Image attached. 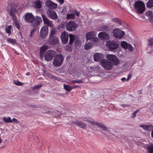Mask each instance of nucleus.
<instances>
[{"label":"nucleus","mask_w":153,"mask_h":153,"mask_svg":"<svg viewBox=\"0 0 153 153\" xmlns=\"http://www.w3.org/2000/svg\"><path fill=\"white\" fill-rule=\"evenodd\" d=\"M24 19L27 23H30L31 27H36L40 25L42 22L41 17H35L31 13H27L24 15Z\"/></svg>","instance_id":"1"},{"label":"nucleus","mask_w":153,"mask_h":153,"mask_svg":"<svg viewBox=\"0 0 153 153\" xmlns=\"http://www.w3.org/2000/svg\"><path fill=\"white\" fill-rule=\"evenodd\" d=\"M64 59V57L61 54L56 55L53 59V64L55 67H59L62 65Z\"/></svg>","instance_id":"2"},{"label":"nucleus","mask_w":153,"mask_h":153,"mask_svg":"<svg viewBox=\"0 0 153 153\" xmlns=\"http://www.w3.org/2000/svg\"><path fill=\"white\" fill-rule=\"evenodd\" d=\"M134 7L137 13H142L145 10V4L141 1H137L135 3Z\"/></svg>","instance_id":"3"},{"label":"nucleus","mask_w":153,"mask_h":153,"mask_svg":"<svg viewBox=\"0 0 153 153\" xmlns=\"http://www.w3.org/2000/svg\"><path fill=\"white\" fill-rule=\"evenodd\" d=\"M100 63L103 68L107 70H111L113 66V63L106 59L101 60Z\"/></svg>","instance_id":"4"},{"label":"nucleus","mask_w":153,"mask_h":153,"mask_svg":"<svg viewBox=\"0 0 153 153\" xmlns=\"http://www.w3.org/2000/svg\"><path fill=\"white\" fill-rule=\"evenodd\" d=\"M106 46L111 51H113L118 48L119 47L118 43L114 41H109L107 42Z\"/></svg>","instance_id":"5"},{"label":"nucleus","mask_w":153,"mask_h":153,"mask_svg":"<svg viewBox=\"0 0 153 153\" xmlns=\"http://www.w3.org/2000/svg\"><path fill=\"white\" fill-rule=\"evenodd\" d=\"M114 37L117 39H121L124 37L125 35V32L118 28L114 29L113 31Z\"/></svg>","instance_id":"6"},{"label":"nucleus","mask_w":153,"mask_h":153,"mask_svg":"<svg viewBox=\"0 0 153 153\" xmlns=\"http://www.w3.org/2000/svg\"><path fill=\"white\" fill-rule=\"evenodd\" d=\"M66 27L68 31H73L77 28V25L74 21H71L67 23Z\"/></svg>","instance_id":"7"},{"label":"nucleus","mask_w":153,"mask_h":153,"mask_svg":"<svg viewBox=\"0 0 153 153\" xmlns=\"http://www.w3.org/2000/svg\"><path fill=\"white\" fill-rule=\"evenodd\" d=\"M56 52L54 51L49 50L47 51L44 56L45 60L47 61H51L53 57L56 55Z\"/></svg>","instance_id":"8"},{"label":"nucleus","mask_w":153,"mask_h":153,"mask_svg":"<svg viewBox=\"0 0 153 153\" xmlns=\"http://www.w3.org/2000/svg\"><path fill=\"white\" fill-rule=\"evenodd\" d=\"M106 58L113 62V65H117L120 62L118 58L115 55L108 54L106 56Z\"/></svg>","instance_id":"9"},{"label":"nucleus","mask_w":153,"mask_h":153,"mask_svg":"<svg viewBox=\"0 0 153 153\" xmlns=\"http://www.w3.org/2000/svg\"><path fill=\"white\" fill-rule=\"evenodd\" d=\"M96 35V33L94 31L89 32L87 33L86 35V40L91 39L94 42H97L98 40V39L97 37H94Z\"/></svg>","instance_id":"10"},{"label":"nucleus","mask_w":153,"mask_h":153,"mask_svg":"<svg viewBox=\"0 0 153 153\" xmlns=\"http://www.w3.org/2000/svg\"><path fill=\"white\" fill-rule=\"evenodd\" d=\"M48 27L47 26L45 25L42 27L40 32L41 38L44 39L48 34Z\"/></svg>","instance_id":"11"},{"label":"nucleus","mask_w":153,"mask_h":153,"mask_svg":"<svg viewBox=\"0 0 153 153\" xmlns=\"http://www.w3.org/2000/svg\"><path fill=\"white\" fill-rule=\"evenodd\" d=\"M45 4L46 7L49 9L53 10L56 8L57 5L50 0H47L45 2Z\"/></svg>","instance_id":"12"},{"label":"nucleus","mask_w":153,"mask_h":153,"mask_svg":"<svg viewBox=\"0 0 153 153\" xmlns=\"http://www.w3.org/2000/svg\"><path fill=\"white\" fill-rule=\"evenodd\" d=\"M42 17L44 23L48 26L52 27L53 25L52 22L48 19L46 16L43 14H42Z\"/></svg>","instance_id":"13"},{"label":"nucleus","mask_w":153,"mask_h":153,"mask_svg":"<svg viewBox=\"0 0 153 153\" xmlns=\"http://www.w3.org/2000/svg\"><path fill=\"white\" fill-rule=\"evenodd\" d=\"M59 42V40L56 36L50 37L48 43L50 45H54L57 44Z\"/></svg>","instance_id":"14"},{"label":"nucleus","mask_w":153,"mask_h":153,"mask_svg":"<svg viewBox=\"0 0 153 153\" xmlns=\"http://www.w3.org/2000/svg\"><path fill=\"white\" fill-rule=\"evenodd\" d=\"M46 13L48 17L52 19H56L58 18L57 14L54 11L48 10L47 11Z\"/></svg>","instance_id":"15"},{"label":"nucleus","mask_w":153,"mask_h":153,"mask_svg":"<svg viewBox=\"0 0 153 153\" xmlns=\"http://www.w3.org/2000/svg\"><path fill=\"white\" fill-rule=\"evenodd\" d=\"M62 41L64 44L66 43L68 40V36L67 32H64L62 33L61 36Z\"/></svg>","instance_id":"16"},{"label":"nucleus","mask_w":153,"mask_h":153,"mask_svg":"<svg viewBox=\"0 0 153 153\" xmlns=\"http://www.w3.org/2000/svg\"><path fill=\"white\" fill-rule=\"evenodd\" d=\"M73 123L83 129H85L86 128V124L82 121H78L76 120V121H73Z\"/></svg>","instance_id":"17"},{"label":"nucleus","mask_w":153,"mask_h":153,"mask_svg":"<svg viewBox=\"0 0 153 153\" xmlns=\"http://www.w3.org/2000/svg\"><path fill=\"white\" fill-rule=\"evenodd\" d=\"M139 126L143 128L145 131H150L153 130V126L152 125H141Z\"/></svg>","instance_id":"18"},{"label":"nucleus","mask_w":153,"mask_h":153,"mask_svg":"<svg viewBox=\"0 0 153 153\" xmlns=\"http://www.w3.org/2000/svg\"><path fill=\"white\" fill-rule=\"evenodd\" d=\"M99 38L102 39H108L109 38V35L106 33L102 32H100L98 35Z\"/></svg>","instance_id":"19"},{"label":"nucleus","mask_w":153,"mask_h":153,"mask_svg":"<svg viewBox=\"0 0 153 153\" xmlns=\"http://www.w3.org/2000/svg\"><path fill=\"white\" fill-rule=\"evenodd\" d=\"M94 42L92 40H90V41L87 43L85 46V50H88L90 49L93 45Z\"/></svg>","instance_id":"20"},{"label":"nucleus","mask_w":153,"mask_h":153,"mask_svg":"<svg viewBox=\"0 0 153 153\" xmlns=\"http://www.w3.org/2000/svg\"><path fill=\"white\" fill-rule=\"evenodd\" d=\"M102 55L100 53H95L94 55V60L96 61H98L102 58Z\"/></svg>","instance_id":"21"},{"label":"nucleus","mask_w":153,"mask_h":153,"mask_svg":"<svg viewBox=\"0 0 153 153\" xmlns=\"http://www.w3.org/2000/svg\"><path fill=\"white\" fill-rule=\"evenodd\" d=\"M69 44L70 45H71L72 44L73 42L75 41L77 37L76 36L71 34H69Z\"/></svg>","instance_id":"22"},{"label":"nucleus","mask_w":153,"mask_h":153,"mask_svg":"<svg viewBox=\"0 0 153 153\" xmlns=\"http://www.w3.org/2000/svg\"><path fill=\"white\" fill-rule=\"evenodd\" d=\"M96 125L99 128H101L103 130L107 129V127L102 123L97 122Z\"/></svg>","instance_id":"23"},{"label":"nucleus","mask_w":153,"mask_h":153,"mask_svg":"<svg viewBox=\"0 0 153 153\" xmlns=\"http://www.w3.org/2000/svg\"><path fill=\"white\" fill-rule=\"evenodd\" d=\"M34 6L37 8H40L41 7V2L39 0L36 1L34 2Z\"/></svg>","instance_id":"24"},{"label":"nucleus","mask_w":153,"mask_h":153,"mask_svg":"<svg viewBox=\"0 0 153 153\" xmlns=\"http://www.w3.org/2000/svg\"><path fill=\"white\" fill-rule=\"evenodd\" d=\"M147 149L149 153H153V144H150L147 147Z\"/></svg>","instance_id":"25"},{"label":"nucleus","mask_w":153,"mask_h":153,"mask_svg":"<svg viewBox=\"0 0 153 153\" xmlns=\"http://www.w3.org/2000/svg\"><path fill=\"white\" fill-rule=\"evenodd\" d=\"M56 29L55 28H52L50 33V37L55 36L56 34Z\"/></svg>","instance_id":"26"},{"label":"nucleus","mask_w":153,"mask_h":153,"mask_svg":"<svg viewBox=\"0 0 153 153\" xmlns=\"http://www.w3.org/2000/svg\"><path fill=\"white\" fill-rule=\"evenodd\" d=\"M3 121L6 123H11L12 122V120L11 118L9 117L7 118L6 117H4L3 119Z\"/></svg>","instance_id":"27"},{"label":"nucleus","mask_w":153,"mask_h":153,"mask_svg":"<svg viewBox=\"0 0 153 153\" xmlns=\"http://www.w3.org/2000/svg\"><path fill=\"white\" fill-rule=\"evenodd\" d=\"M146 7L148 8L153 7V0H149L146 4Z\"/></svg>","instance_id":"28"},{"label":"nucleus","mask_w":153,"mask_h":153,"mask_svg":"<svg viewBox=\"0 0 153 153\" xmlns=\"http://www.w3.org/2000/svg\"><path fill=\"white\" fill-rule=\"evenodd\" d=\"M12 26L11 25L5 27V30L6 32L9 34H10L11 33V30Z\"/></svg>","instance_id":"29"},{"label":"nucleus","mask_w":153,"mask_h":153,"mask_svg":"<svg viewBox=\"0 0 153 153\" xmlns=\"http://www.w3.org/2000/svg\"><path fill=\"white\" fill-rule=\"evenodd\" d=\"M48 48V46L45 45L42 46L40 48V51L42 53L45 52Z\"/></svg>","instance_id":"30"},{"label":"nucleus","mask_w":153,"mask_h":153,"mask_svg":"<svg viewBox=\"0 0 153 153\" xmlns=\"http://www.w3.org/2000/svg\"><path fill=\"white\" fill-rule=\"evenodd\" d=\"M75 15L74 14H68L67 15L66 18L68 19H72L75 18Z\"/></svg>","instance_id":"31"},{"label":"nucleus","mask_w":153,"mask_h":153,"mask_svg":"<svg viewBox=\"0 0 153 153\" xmlns=\"http://www.w3.org/2000/svg\"><path fill=\"white\" fill-rule=\"evenodd\" d=\"M128 44L125 41L122 42L121 43V45L122 47L125 49H126V48H127V47Z\"/></svg>","instance_id":"32"},{"label":"nucleus","mask_w":153,"mask_h":153,"mask_svg":"<svg viewBox=\"0 0 153 153\" xmlns=\"http://www.w3.org/2000/svg\"><path fill=\"white\" fill-rule=\"evenodd\" d=\"M64 88L66 91H70L72 90L71 86L66 84L64 85Z\"/></svg>","instance_id":"33"},{"label":"nucleus","mask_w":153,"mask_h":153,"mask_svg":"<svg viewBox=\"0 0 153 153\" xmlns=\"http://www.w3.org/2000/svg\"><path fill=\"white\" fill-rule=\"evenodd\" d=\"M7 41L13 45L16 44V40L12 39L11 38H8L7 39Z\"/></svg>","instance_id":"34"},{"label":"nucleus","mask_w":153,"mask_h":153,"mask_svg":"<svg viewBox=\"0 0 153 153\" xmlns=\"http://www.w3.org/2000/svg\"><path fill=\"white\" fill-rule=\"evenodd\" d=\"M101 30H103L105 31H108L109 30V28L108 26L107 25H103L101 27Z\"/></svg>","instance_id":"35"},{"label":"nucleus","mask_w":153,"mask_h":153,"mask_svg":"<svg viewBox=\"0 0 153 153\" xmlns=\"http://www.w3.org/2000/svg\"><path fill=\"white\" fill-rule=\"evenodd\" d=\"M71 82L74 84L75 83H82L83 82V81L82 79H78L76 80H73Z\"/></svg>","instance_id":"36"},{"label":"nucleus","mask_w":153,"mask_h":153,"mask_svg":"<svg viewBox=\"0 0 153 153\" xmlns=\"http://www.w3.org/2000/svg\"><path fill=\"white\" fill-rule=\"evenodd\" d=\"M14 83L16 85L18 86H22L23 85V84L20 82L18 80H15L14 81Z\"/></svg>","instance_id":"37"},{"label":"nucleus","mask_w":153,"mask_h":153,"mask_svg":"<svg viewBox=\"0 0 153 153\" xmlns=\"http://www.w3.org/2000/svg\"><path fill=\"white\" fill-rule=\"evenodd\" d=\"M112 21L114 22L117 23L120 25H121V23L119 19L117 18H114L113 19H112Z\"/></svg>","instance_id":"38"},{"label":"nucleus","mask_w":153,"mask_h":153,"mask_svg":"<svg viewBox=\"0 0 153 153\" xmlns=\"http://www.w3.org/2000/svg\"><path fill=\"white\" fill-rule=\"evenodd\" d=\"M14 21V23L18 29H19L20 25L18 22L16 20Z\"/></svg>","instance_id":"39"},{"label":"nucleus","mask_w":153,"mask_h":153,"mask_svg":"<svg viewBox=\"0 0 153 153\" xmlns=\"http://www.w3.org/2000/svg\"><path fill=\"white\" fill-rule=\"evenodd\" d=\"M148 45L149 46H152L153 45V39L151 38L148 41Z\"/></svg>","instance_id":"40"},{"label":"nucleus","mask_w":153,"mask_h":153,"mask_svg":"<svg viewBox=\"0 0 153 153\" xmlns=\"http://www.w3.org/2000/svg\"><path fill=\"white\" fill-rule=\"evenodd\" d=\"M17 11L15 8L12 7L11 8L10 13H16L17 12Z\"/></svg>","instance_id":"41"},{"label":"nucleus","mask_w":153,"mask_h":153,"mask_svg":"<svg viewBox=\"0 0 153 153\" xmlns=\"http://www.w3.org/2000/svg\"><path fill=\"white\" fill-rule=\"evenodd\" d=\"M126 49H128L130 51H132L133 50V48L130 44H128Z\"/></svg>","instance_id":"42"},{"label":"nucleus","mask_w":153,"mask_h":153,"mask_svg":"<svg viewBox=\"0 0 153 153\" xmlns=\"http://www.w3.org/2000/svg\"><path fill=\"white\" fill-rule=\"evenodd\" d=\"M15 13H10V15L12 17L14 20H16V17L15 15Z\"/></svg>","instance_id":"43"},{"label":"nucleus","mask_w":153,"mask_h":153,"mask_svg":"<svg viewBox=\"0 0 153 153\" xmlns=\"http://www.w3.org/2000/svg\"><path fill=\"white\" fill-rule=\"evenodd\" d=\"M42 84H39V85H36L34 86L33 87V89H35V88L39 89L42 87Z\"/></svg>","instance_id":"44"},{"label":"nucleus","mask_w":153,"mask_h":153,"mask_svg":"<svg viewBox=\"0 0 153 153\" xmlns=\"http://www.w3.org/2000/svg\"><path fill=\"white\" fill-rule=\"evenodd\" d=\"M35 29H33L31 30L30 32V33L29 35V37L30 38H32V37L33 35L34 34V33L35 32Z\"/></svg>","instance_id":"45"},{"label":"nucleus","mask_w":153,"mask_h":153,"mask_svg":"<svg viewBox=\"0 0 153 153\" xmlns=\"http://www.w3.org/2000/svg\"><path fill=\"white\" fill-rule=\"evenodd\" d=\"M88 123L91 125H96L97 124V122H94L91 121H90L88 120Z\"/></svg>","instance_id":"46"},{"label":"nucleus","mask_w":153,"mask_h":153,"mask_svg":"<svg viewBox=\"0 0 153 153\" xmlns=\"http://www.w3.org/2000/svg\"><path fill=\"white\" fill-rule=\"evenodd\" d=\"M12 120V122L13 121V122L15 123H19V121L15 118H13Z\"/></svg>","instance_id":"47"},{"label":"nucleus","mask_w":153,"mask_h":153,"mask_svg":"<svg viewBox=\"0 0 153 153\" xmlns=\"http://www.w3.org/2000/svg\"><path fill=\"white\" fill-rule=\"evenodd\" d=\"M78 87L80 88V87L78 85H74L71 86L72 89H73L76 88Z\"/></svg>","instance_id":"48"},{"label":"nucleus","mask_w":153,"mask_h":153,"mask_svg":"<svg viewBox=\"0 0 153 153\" xmlns=\"http://www.w3.org/2000/svg\"><path fill=\"white\" fill-rule=\"evenodd\" d=\"M152 12L151 11H149L147 12L146 13V14L147 16H150L152 14Z\"/></svg>","instance_id":"49"},{"label":"nucleus","mask_w":153,"mask_h":153,"mask_svg":"<svg viewBox=\"0 0 153 153\" xmlns=\"http://www.w3.org/2000/svg\"><path fill=\"white\" fill-rule=\"evenodd\" d=\"M47 74L49 77L53 78L54 77L53 75H52L50 73H47Z\"/></svg>","instance_id":"50"},{"label":"nucleus","mask_w":153,"mask_h":153,"mask_svg":"<svg viewBox=\"0 0 153 153\" xmlns=\"http://www.w3.org/2000/svg\"><path fill=\"white\" fill-rule=\"evenodd\" d=\"M136 115V114L134 112L131 115V117L132 118H134Z\"/></svg>","instance_id":"51"},{"label":"nucleus","mask_w":153,"mask_h":153,"mask_svg":"<svg viewBox=\"0 0 153 153\" xmlns=\"http://www.w3.org/2000/svg\"><path fill=\"white\" fill-rule=\"evenodd\" d=\"M57 1L59 2V3L61 4H62L64 2V0H56Z\"/></svg>","instance_id":"52"},{"label":"nucleus","mask_w":153,"mask_h":153,"mask_svg":"<svg viewBox=\"0 0 153 153\" xmlns=\"http://www.w3.org/2000/svg\"><path fill=\"white\" fill-rule=\"evenodd\" d=\"M131 74H129L128 75V77L127 78V79H126V80L127 81H128V80L131 77Z\"/></svg>","instance_id":"53"},{"label":"nucleus","mask_w":153,"mask_h":153,"mask_svg":"<svg viewBox=\"0 0 153 153\" xmlns=\"http://www.w3.org/2000/svg\"><path fill=\"white\" fill-rule=\"evenodd\" d=\"M82 120L84 121H88V120H87V119L85 117H83L82 118Z\"/></svg>","instance_id":"54"},{"label":"nucleus","mask_w":153,"mask_h":153,"mask_svg":"<svg viewBox=\"0 0 153 153\" xmlns=\"http://www.w3.org/2000/svg\"><path fill=\"white\" fill-rule=\"evenodd\" d=\"M44 53H42V52H41V51H40V56L41 57H43Z\"/></svg>","instance_id":"55"},{"label":"nucleus","mask_w":153,"mask_h":153,"mask_svg":"<svg viewBox=\"0 0 153 153\" xmlns=\"http://www.w3.org/2000/svg\"><path fill=\"white\" fill-rule=\"evenodd\" d=\"M79 12L78 11H76L75 13V15H76L77 16H79Z\"/></svg>","instance_id":"56"},{"label":"nucleus","mask_w":153,"mask_h":153,"mask_svg":"<svg viewBox=\"0 0 153 153\" xmlns=\"http://www.w3.org/2000/svg\"><path fill=\"white\" fill-rule=\"evenodd\" d=\"M62 11L63 12H65L66 11V8L65 7H64V8L62 10Z\"/></svg>","instance_id":"57"},{"label":"nucleus","mask_w":153,"mask_h":153,"mask_svg":"<svg viewBox=\"0 0 153 153\" xmlns=\"http://www.w3.org/2000/svg\"><path fill=\"white\" fill-rule=\"evenodd\" d=\"M121 106L123 107H126V106H129V105H125V104H122L121 105Z\"/></svg>","instance_id":"58"},{"label":"nucleus","mask_w":153,"mask_h":153,"mask_svg":"<svg viewBox=\"0 0 153 153\" xmlns=\"http://www.w3.org/2000/svg\"><path fill=\"white\" fill-rule=\"evenodd\" d=\"M126 79L125 77L122 78L121 79V80L123 81H124Z\"/></svg>","instance_id":"59"},{"label":"nucleus","mask_w":153,"mask_h":153,"mask_svg":"<svg viewBox=\"0 0 153 153\" xmlns=\"http://www.w3.org/2000/svg\"><path fill=\"white\" fill-rule=\"evenodd\" d=\"M139 111V110L137 109L134 111V112L137 114V113Z\"/></svg>","instance_id":"60"},{"label":"nucleus","mask_w":153,"mask_h":153,"mask_svg":"<svg viewBox=\"0 0 153 153\" xmlns=\"http://www.w3.org/2000/svg\"><path fill=\"white\" fill-rule=\"evenodd\" d=\"M151 135L152 137L153 138V131H152L151 132Z\"/></svg>","instance_id":"61"},{"label":"nucleus","mask_w":153,"mask_h":153,"mask_svg":"<svg viewBox=\"0 0 153 153\" xmlns=\"http://www.w3.org/2000/svg\"><path fill=\"white\" fill-rule=\"evenodd\" d=\"M151 20L153 23V17L151 18Z\"/></svg>","instance_id":"62"},{"label":"nucleus","mask_w":153,"mask_h":153,"mask_svg":"<svg viewBox=\"0 0 153 153\" xmlns=\"http://www.w3.org/2000/svg\"><path fill=\"white\" fill-rule=\"evenodd\" d=\"M26 74L27 75H28L29 74V73H27Z\"/></svg>","instance_id":"63"}]
</instances>
